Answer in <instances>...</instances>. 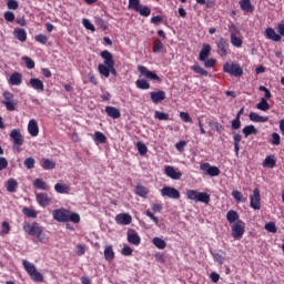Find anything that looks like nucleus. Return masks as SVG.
<instances>
[{
  "mask_svg": "<svg viewBox=\"0 0 284 284\" xmlns=\"http://www.w3.org/2000/svg\"><path fill=\"white\" fill-rule=\"evenodd\" d=\"M193 71L196 74H201V77H207V71L205 69H203L201 65H199V63H195L193 65Z\"/></svg>",
  "mask_w": 284,
  "mask_h": 284,
  "instance_id": "53",
  "label": "nucleus"
},
{
  "mask_svg": "<svg viewBox=\"0 0 284 284\" xmlns=\"http://www.w3.org/2000/svg\"><path fill=\"white\" fill-rule=\"evenodd\" d=\"M3 100H2V105L6 106L8 112H14L17 110V102H14V94L10 91H4L2 93Z\"/></svg>",
  "mask_w": 284,
  "mask_h": 284,
  "instance_id": "6",
  "label": "nucleus"
},
{
  "mask_svg": "<svg viewBox=\"0 0 284 284\" xmlns=\"http://www.w3.org/2000/svg\"><path fill=\"white\" fill-rule=\"evenodd\" d=\"M202 170L209 175V176H219L221 174V170L217 166H212L210 163H205L202 165Z\"/></svg>",
  "mask_w": 284,
  "mask_h": 284,
  "instance_id": "17",
  "label": "nucleus"
},
{
  "mask_svg": "<svg viewBox=\"0 0 284 284\" xmlns=\"http://www.w3.org/2000/svg\"><path fill=\"white\" fill-rule=\"evenodd\" d=\"M9 136H10L13 145H17L18 148H21V145H23L24 139L21 135V131L19 129L11 130Z\"/></svg>",
  "mask_w": 284,
  "mask_h": 284,
  "instance_id": "9",
  "label": "nucleus"
},
{
  "mask_svg": "<svg viewBox=\"0 0 284 284\" xmlns=\"http://www.w3.org/2000/svg\"><path fill=\"white\" fill-rule=\"evenodd\" d=\"M243 136L240 133H233V143H234V151L236 156H239V152L241 151V141Z\"/></svg>",
  "mask_w": 284,
  "mask_h": 284,
  "instance_id": "30",
  "label": "nucleus"
},
{
  "mask_svg": "<svg viewBox=\"0 0 284 284\" xmlns=\"http://www.w3.org/2000/svg\"><path fill=\"white\" fill-rule=\"evenodd\" d=\"M128 242L131 245H141V236L136 232L128 233Z\"/></svg>",
  "mask_w": 284,
  "mask_h": 284,
  "instance_id": "32",
  "label": "nucleus"
},
{
  "mask_svg": "<svg viewBox=\"0 0 284 284\" xmlns=\"http://www.w3.org/2000/svg\"><path fill=\"white\" fill-rule=\"evenodd\" d=\"M36 41L38 43H41L42 45H45V43H48V36L40 33V34L36 36Z\"/></svg>",
  "mask_w": 284,
  "mask_h": 284,
  "instance_id": "61",
  "label": "nucleus"
},
{
  "mask_svg": "<svg viewBox=\"0 0 284 284\" xmlns=\"http://www.w3.org/2000/svg\"><path fill=\"white\" fill-rule=\"evenodd\" d=\"M265 230L272 234H276V224L274 222H268L265 224Z\"/></svg>",
  "mask_w": 284,
  "mask_h": 284,
  "instance_id": "62",
  "label": "nucleus"
},
{
  "mask_svg": "<svg viewBox=\"0 0 284 284\" xmlns=\"http://www.w3.org/2000/svg\"><path fill=\"white\" fill-rule=\"evenodd\" d=\"M242 132L245 139H247V136H252V134H258V130L256 129V126H254V124L244 126Z\"/></svg>",
  "mask_w": 284,
  "mask_h": 284,
  "instance_id": "33",
  "label": "nucleus"
},
{
  "mask_svg": "<svg viewBox=\"0 0 284 284\" xmlns=\"http://www.w3.org/2000/svg\"><path fill=\"white\" fill-rule=\"evenodd\" d=\"M141 7V0H129V10H134L136 12Z\"/></svg>",
  "mask_w": 284,
  "mask_h": 284,
  "instance_id": "52",
  "label": "nucleus"
},
{
  "mask_svg": "<svg viewBox=\"0 0 284 284\" xmlns=\"http://www.w3.org/2000/svg\"><path fill=\"white\" fill-rule=\"evenodd\" d=\"M257 110L262 112H267L270 110V103L265 99H261V101L256 104Z\"/></svg>",
  "mask_w": 284,
  "mask_h": 284,
  "instance_id": "45",
  "label": "nucleus"
},
{
  "mask_svg": "<svg viewBox=\"0 0 284 284\" xmlns=\"http://www.w3.org/2000/svg\"><path fill=\"white\" fill-rule=\"evenodd\" d=\"M216 48L219 50L220 57H227V50L230 49V43L225 38L221 37L216 42Z\"/></svg>",
  "mask_w": 284,
  "mask_h": 284,
  "instance_id": "10",
  "label": "nucleus"
},
{
  "mask_svg": "<svg viewBox=\"0 0 284 284\" xmlns=\"http://www.w3.org/2000/svg\"><path fill=\"white\" fill-rule=\"evenodd\" d=\"M95 23L101 28V30H108V22L103 20L101 17L95 18Z\"/></svg>",
  "mask_w": 284,
  "mask_h": 284,
  "instance_id": "57",
  "label": "nucleus"
},
{
  "mask_svg": "<svg viewBox=\"0 0 284 284\" xmlns=\"http://www.w3.org/2000/svg\"><path fill=\"white\" fill-rule=\"evenodd\" d=\"M115 223H118V225H130V223H132V215L129 213H120L115 216Z\"/></svg>",
  "mask_w": 284,
  "mask_h": 284,
  "instance_id": "16",
  "label": "nucleus"
},
{
  "mask_svg": "<svg viewBox=\"0 0 284 284\" xmlns=\"http://www.w3.org/2000/svg\"><path fill=\"white\" fill-rule=\"evenodd\" d=\"M7 192L10 194H14L17 192V187H19V182L14 179H10L6 182Z\"/></svg>",
  "mask_w": 284,
  "mask_h": 284,
  "instance_id": "29",
  "label": "nucleus"
},
{
  "mask_svg": "<svg viewBox=\"0 0 284 284\" xmlns=\"http://www.w3.org/2000/svg\"><path fill=\"white\" fill-rule=\"evenodd\" d=\"M163 51V42L159 39L153 41V52L154 54H159V52Z\"/></svg>",
  "mask_w": 284,
  "mask_h": 284,
  "instance_id": "47",
  "label": "nucleus"
},
{
  "mask_svg": "<svg viewBox=\"0 0 284 284\" xmlns=\"http://www.w3.org/2000/svg\"><path fill=\"white\" fill-rule=\"evenodd\" d=\"M82 26L87 29V30H91V32H95L97 28H94V24H92V22H90V20L88 19H83L82 20Z\"/></svg>",
  "mask_w": 284,
  "mask_h": 284,
  "instance_id": "59",
  "label": "nucleus"
},
{
  "mask_svg": "<svg viewBox=\"0 0 284 284\" xmlns=\"http://www.w3.org/2000/svg\"><path fill=\"white\" fill-rule=\"evenodd\" d=\"M136 148H138V152H139V154H141V156L148 154V146L144 143L138 142Z\"/></svg>",
  "mask_w": 284,
  "mask_h": 284,
  "instance_id": "56",
  "label": "nucleus"
},
{
  "mask_svg": "<svg viewBox=\"0 0 284 284\" xmlns=\"http://www.w3.org/2000/svg\"><path fill=\"white\" fill-rule=\"evenodd\" d=\"M41 168H43V170H54L57 162L50 159H42Z\"/></svg>",
  "mask_w": 284,
  "mask_h": 284,
  "instance_id": "36",
  "label": "nucleus"
},
{
  "mask_svg": "<svg viewBox=\"0 0 284 284\" xmlns=\"http://www.w3.org/2000/svg\"><path fill=\"white\" fill-rule=\"evenodd\" d=\"M22 265L34 283H43V274L37 271L34 264L30 263L28 260H22Z\"/></svg>",
  "mask_w": 284,
  "mask_h": 284,
  "instance_id": "4",
  "label": "nucleus"
},
{
  "mask_svg": "<svg viewBox=\"0 0 284 284\" xmlns=\"http://www.w3.org/2000/svg\"><path fill=\"white\" fill-rule=\"evenodd\" d=\"M135 85H136V88H139V90H150V84L148 83V80H145V79L136 80Z\"/></svg>",
  "mask_w": 284,
  "mask_h": 284,
  "instance_id": "43",
  "label": "nucleus"
},
{
  "mask_svg": "<svg viewBox=\"0 0 284 284\" xmlns=\"http://www.w3.org/2000/svg\"><path fill=\"white\" fill-rule=\"evenodd\" d=\"M210 52H212V47L210 44H203L202 50L200 52V61H205V59L210 57Z\"/></svg>",
  "mask_w": 284,
  "mask_h": 284,
  "instance_id": "34",
  "label": "nucleus"
},
{
  "mask_svg": "<svg viewBox=\"0 0 284 284\" xmlns=\"http://www.w3.org/2000/svg\"><path fill=\"white\" fill-rule=\"evenodd\" d=\"M226 220L229 221V223H237L239 220V213L234 210H230L226 213Z\"/></svg>",
  "mask_w": 284,
  "mask_h": 284,
  "instance_id": "38",
  "label": "nucleus"
},
{
  "mask_svg": "<svg viewBox=\"0 0 284 284\" xmlns=\"http://www.w3.org/2000/svg\"><path fill=\"white\" fill-rule=\"evenodd\" d=\"M75 254H77V256H83V254H85V245L78 244L75 246Z\"/></svg>",
  "mask_w": 284,
  "mask_h": 284,
  "instance_id": "63",
  "label": "nucleus"
},
{
  "mask_svg": "<svg viewBox=\"0 0 284 284\" xmlns=\"http://www.w3.org/2000/svg\"><path fill=\"white\" fill-rule=\"evenodd\" d=\"M264 37L266 39H270L271 41H281V36L276 33V31L273 28H266L265 32H264Z\"/></svg>",
  "mask_w": 284,
  "mask_h": 284,
  "instance_id": "24",
  "label": "nucleus"
},
{
  "mask_svg": "<svg viewBox=\"0 0 284 284\" xmlns=\"http://www.w3.org/2000/svg\"><path fill=\"white\" fill-rule=\"evenodd\" d=\"M98 70H99V73L102 74V77H105V79H110V65L99 64Z\"/></svg>",
  "mask_w": 284,
  "mask_h": 284,
  "instance_id": "40",
  "label": "nucleus"
},
{
  "mask_svg": "<svg viewBox=\"0 0 284 284\" xmlns=\"http://www.w3.org/2000/svg\"><path fill=\"white\" fill-rule=\"evenodd\" d=\"M70 183L64 182L63 180H60L55 185H54V191L58 194H68L70 192Z\"/></svg>",
  "mask_w": 284,
  "mask_h": 284,
  "instance_id": "15",
  "label": "nucleus"
},
{
  "mask_svg": "<svg viewBox=\"0 0 284 284\" xmlns=\"http://www.w3.org/2000/svg\"><path fill=\"white\" fill-rule=\"evenodd\" d=\"M33 185L34 187H37V190H50V185H48L43 180L41 179H37L34 182H33Z\"/></svg>",
  "mask_w": 284,
  "mask_h": 284,
  "instance_id": "41",
  "label": "nucleus"
},
{
  "mask_svg": "<svg viewBox=\"0 0 284 284\" xmlns=\"http://www.w3.org/2000/svg\"><path fill=\"white\" fill-rule=\"evenodd\" d=\"M7 8L9 10H17L19 8V1H17V0H9L7 2Z\"/></svg>",
  "mask_w": 284,
  "mask_h": 284,
  "instance_id": "64",
  "label": "nucleus"
},
{
  "mask_svg": "<svg viewBox=\"0 0 284 284\" xmlns=\"http://www.w3.org/2000/svg\"><path fill=\"white\" fill-rule=\"evenodd\" d=\"M100 57L104 60V65H109V68H112L114 65V55L110 53V51L104 50L100 53Z\"/></svg>",
  "mask_w": 284,
  "mask_h": 284,
  "instance_id": "18",
  "label": "nucleus"
},
{
  "mask_svg": "<svg viewBox=\"0 0 284 284\" xmlns=\"http://www.w3.org/2000/svg\"><path fill=\"white\" fill-rule=\"evenodd\" d=\"M154 119H158V121H170V114L161 111H155Z\"/></svg>",
  "mask_w": 284,
  "mask_h": 284,
  "instance_id": "46",
  "label": "nucleus"
},
{
  "mask_svg": "<svg viewBox=\"0 0 284 284\" xmlns=\"http://www.w3.org/2000/svg\"><path fill=\"white\" fill-rule=\"evenodd\" d=\"M13 36L18 39V41H21V43H24V41H28V33L24 29L17 28L13 31Z\"/></svg>",
  "mask_w": 284,
  "mask_h": 284,
  "instance_id": "27",
  "label": "nucleus"
},
{
  "mask_svg": "<svg viewBox=\"0 0 284 284\" xmlns=\"http://www.w3.org/2000/svg\"><path fill=\"white\" fill-rule=\"evenodd\" d=\"M138 72L142 74V77H145V79H149L150 81H155V83H161L163 80L156 74L154 71H150L144 65H138Z\"/></svg>",
  "mask_w": 284,
  "mask_h": 284,
  "instance_id": "8",
  "label": "nucleus"
},
{
  "mask_svg": "<svg viewBox=\"0 0 284 284\" xmlns=\"http://www.w3.org/2000/svg\"><path fill=\"white\" fill-rule=\"evenodd\" d=\"M22 214H24V216H28V219H37V211L30 207H23Z\"/></svg>",
  "mask_w": 284,
  "mask_h": 284,
  "instance_id": "51",
  "label": "nucleus"
},
{
  "mask_svg": "<svg viewBox=\"0 0 284 284\" xmlns=\"http://www.w3.org/2000/svg\"><path fill=\"white\" fill-rule=\"evenodd\" d=\"M232 236L235 241H241L243 239V234H245V222L239 220L232 226Z\"/></svg>",
  "mask_w": 284,
  "mask_h": 284,
  "instance_id": "7",
  "label": "nucleus"
},
{
  "mask_svg": "<svg viewBox=\"0 0 284 284\" xmlns=\"http://www.w3.org/2000/svg\"><path fill=\"white\" fill-rule=\"evenodd\" d=\"M245 112V106H242L240 111L236 113L234 120H232L231 128L232 130H241V115Z\"/></svg>",
  "mask_w": 284,
  "mask_h": 284,
  "instance_id": "21",
  "label": "nucleus"
},
{
  "mask_svg": "<svg viewBox=\"0 0 284 284\" xmlns=\"http://www.w3.org/2000/svg\"><path fill=\"white\" fill-rule=\"evenodd\" d=\"M22 61H24L29 70H34V60L30 59L29 57H23Z\"/></svg>",
  "mask_w": 284,
  "mask_h": 284,
  "instance_id": "60",
  "label": "nucleus"
},
{
  "mask_svg": "<svg viewBox=\"0 0 284 284\" xmlns=\"http://www.w3.org/2000/svg\"><path fill=\"white\" fill-rule=\"evenodd\" d=\"M10 85H21L23 83V74L20 72H14L9 78Z\"/></svg>",
  "mask_w": 284,
  "mask_h": 284,
  "instance_id": "25",
  "label": "nucleus"
},
{
  "mask_svg": "<svg viewBox=\"0 0 284 284\" xmlns=\"http://www.w3.org/2000/svg\"><path fill=\"white\" fill-rule=\"evenodd\" d=\"M52 215L58 223H81V215L67 209L54 210Z\"/></svg>",
  "mask_w": 284,
  "mask_h": 284,
  "instance_id": "1",
  "label": "nucleus"
},
{
  "mask_svg": "<svg viewBox=\"0 0 284 284\" xmlns=\"http://www.w3.org/2000/svg\"><path fill=\"white\" fill-rule=\"evenodd\" d=\"M232 196L237 203H245V199L243 197V193H241V191H233Z\"/></svg>",
  "mask_w": 284,
  "mask_h": 284,
  "instance_id": "55",
  "label": "nucleus"
},
{
  "mask_svg": "<svg viewBox=\"0 0 284 284\" xmlns=\"http://www.w3.org/2000/svg\"><path fill=\"white\" fill-rule=\"evenodd\" d=\"M161 194L163 196H168V199H181V193L179 192V190L172 186H164L161 190Z\"/></svg>",
  "mask_w": 284,
  "mask_h": 284,
  "instance_id": "12",
  "label": "nucleus"
},
{
  "mask_svg": "<svg viewBox=\"0 0 284 284\" xmlns=\"http://www.w3.org/2000/svg\"><path fill=\"white\" fill-rule=\"evenodd\" d=\"M104 111L111 119H121V110L116 109V106L108 105Z\"/></svg>",
  "mask_w": 284,
  "mask_h": 284,
  "instance_id": "22",
  "label": "nucleus"
},
{
  "mask_svg": "<svg viewBox=\"0 0 284 284\" xmlns=\"http://www.w3.org/2000/svg\"><path fill=\"white\" fill-rule=\"evenodd\" d=\"M93 141H94L95 143H101V144H103V143H105V141H108V138L105 136V134H103V132L98 131V132L94 133Z\"/></svg>",
  "mask_w": 284,
  "mask_h": 284,
  "instance_id": "42",
  "label": "nucleus"
},
{
  "mask_svg": "<svg viewBox=\"0 0 284 284\" xmlns=\"http://www.w3.org/2000/svg\"><path fill=\"white\" fill-rule=\"evenodd\" d=\"M240 8L243 12H254V6H252V1L250 0H240Z\"/></svg>",
  "mask_w": 284,
  "mask_h": 284,
  "instance_id": "28",
  "label": "nucleus"
},
{
  "mask_svg": "<svg viewBox=\"0 0 284 284\" xmlns=\"http://www.w3.org/2000/svg\"><path fill=\"white\" fill-rule=\"evenodd\" d=\"M263 165L264 168H274L276 165V159H274L272 155H268L265 158Z\"/></svg>",
  "mask_w": 284,
  "mask_h": 284,
  "instance_id": "49",
  "label": "nucleus"
},
{
  "mask_svg": "<svg viewBox=\"0 0 284 284\" xmlns=\"http://www.w3.org/2000/svg\"><path fill=\"white\" fill-rule=\"evenodd\" d=\"M36 199L40 207H48L52 203V197L48 193H38L36 194Z\"/></svg>",
  "mask_w": 284,
  "mask_h": 284,
  "instance_id": "13",
  "label": "nucleus"
},
{
  "mask_svg": "<svg viewBox=\"0 0 284 284\" xmlns=\"http://www.w3.org/2000/svg\"><path fill=\"white\" fill-rule=\"evenodd\" d=\"M209 128H212V130H216L219 134H221V132H223L222 124L219 123V121H216V120H211L209 122Z\"/></svg>",
  "mask_w": 284,
  "mask_h": 284,
  "instance_id": "44",
  "label": "nucleus"
},
{
  "mask_svg": "<svg viewBox=\"0 0 284 284\" xmlns=\"http://www.w3.org/2000/svg\"><path fill=\"white\" fill-rule=\"evenodd\" d=\"M151 101L155 105H159V103H162V101H165V91L159 90V91H152L150 92Z\"/></svg>",
  "mask_w": 284,
  "mask_h": 284,
  "instance_id": "14",
  "label": "nucleus"
},
{
  "mask_svg": "<svg viewBox=\"0 0 284 284\" xmlns=\"http://www.w3.org/2000/svg\"><path fill=\"white\" fill-rule=\"evenodd\" d=\"M223 72L231 77H243V68H241V64L234 62L224 63Z\"/></svg>",
  "mask_w": 284,
  "mask_h": 284,
  "instance_id": "5",
  "label": "nucleus"
},
{
  "mask_svg": "<svg viewBox=\"0 0 284 284\" xmlns=\"http://www.w3.org/2000/svg\"><path fill=\"white\" fill-rule=\"evenodd\" d=\"M135 194H138V196H141L142 199H148L149 191L145 186L138 184V186L135 187Z\"/></svg>",
  "mask_w": 284,
  "mask_h": 284,
  "instance_id": "39",
  "label": "nucleus"
},
{
  "mask_svg": "<svg viewBox=\"0 0 284 284\" xmlns=\"http://www.w3.org/2000/svg\"><path fill=\"white\" fill-rule=\"evenodd\" d=\"M211 254L215 263L220 265H223V263H225L226 254L222 250H220L217 253H211Z\"/></svg>",
  "mask_w": 284,
  "mask_h": 284,
  "instance_id": "31",
  "label": "nucleus"
},
{
  "mask_svg": "<svg viewBox=\"0 0 284 284\" xmlns=\"http://www.w3.org/2000/svg\"><path fill=\"white\" fill-rule=\"evenodd\" d=\"M186 199L189 201H195V203H204V205H210V194L206 192H199L197 190H187Z\"/></svg>",
  "mask_w": 284,
  "mask_h": 284,
  "instance_id": "3",
  "label": "nucleus"
},
{
  "mask_svg": "<svg viewBox=\"0 0 284 284\" xmlns=\"http://www.w3.org/2000/svg\"><path fill=\"white\" fill-rule=\"evenodd\" d=\"M22 230L28 234L29 236H36L38 241H43L42 234H43V226L39 224L38 222L33 223H26L22 227Z\"/></svg>",
  "mask_w": 284,
  "mask_h": 284,
  "instance_id": "2",
  "label": "nucleus"
},
{
  "mask_svg": "<svg viewBox=\"0 0 284 284\" xmlns=\"http://www.w3.org/2000/svg\"><path fill=\"white\" fill-rule=\"evenodd\" d=\"M251 199V207L253 210H261V191L258 189H254L253 194L250 196Z\"/></svg>",
  "mask_w": 284,
  "mask_h": 284,
  "instance_id": "11",
  "label": "nucleus"
},
{
  "mask_svg": "<svg viewBox=\"0 0 284 284\" xmlns=\"http://www.w3.org/2000/svg\"><path fill=\"white\" fill-rule=\"evenodd\" d=\"M135 12H139L140 17H150V14H152V9H150L148 6H141Z\"/></svg>",
  "mask_w": 284,
  "mask_h": 284,
  "instance_id": "48",
  "label": "nucleus"
},
{
  "mask_svg": "<svg viewBox=\"0 0 284 284\" xmlns=\"http://www.w3.org/2000/svg\"><path fill=\"white\" fill-rule=\"evenodd\" d=\"M104 258L109 263L114 261V250L112 248V245H106L104 248Z\"/></svg>",
  "mask_w": 284,
  "mask_h": 284,
  "instance_id": "35",
  "label": "nucleus"
},
{
  "mask_svg": "<svg viewBox=\"0 0 284 284\" xmlns=\"http://www.w3.org/2000/svg\"><path fill=\"white\" fill-rule=\"evenodd\" d=\"M29 83L31 88H33V90H38L39 92H43V90H45V87L43 85V81H41L38 78H31Z\"/></svg>",
  "mask_w": 284,
  "mask_h": 284,
  "instance_id": "26",
  "label": "nucleus"
},
{
  "mask_svg": "<svg viewBox=\"0 0 284 284\" xmlns=\"http://www.w3.org/2000/svg\"><path fill=\"white\" fill-rule=\"evenodd\" d=\"M248 119H250V121H252L253 123H267V121H270V118H268V116L260 115V114L256 113V112H251V113L248 114Z\"/></svg>",
  "mask_w": 284,
  "mask_h": 284,
  "instance_id": "19",
  "label": "nucleus"
},
{
  "mask_svg": "<svg viewBox=\"0 0 284 284\" xmlns=\"http://www.w3.org/2000/svg\"><path fill=\"white\" fill-rule=\"evenodd\" d=\"M34 163H37L34 158H27L24 160V168H27V170H32V168H34Z\"/></svg>",
  "mask_w": 284,
  "mask_h": 284,
  "instance_id": "58",
  "label": "nucleus"
},
{
  "mask_svg": "<svg viewBox=\"0 0 284 284\" xmlns=\"http://www.w3.org/2000/svg\"><path fill=\"white\" fill-rule=\"evenodd\" d=\"M152 243L158 250H165L168 247V242L161 237H153Z\"/></svg>",
  "mask_w": 284,
  "mask_h": 284,
  "instance_id": "37",
  "label": "nucleus"
},
{
  "mask_svg": "<svg viewBox=\"0 0 284 284\" xmlns=\"http://www.w3.org/2000/svg\"><path fill=\"white\" fill-rule=\"evenodd\" d=\"M28 132L31 136H39V124L37 120L31 119L28 123Z\"/></svg>",
  "mask_w": 284,
  "mask_h": 284,
  "instance_id": "20",
  "label": "nucleus"
},
{
  "mask_svg": "<svg viewBox=\"0 0 284 284\" xmlns=\"http://www.w3.org/2000/svg\"><path fill=\"white\" fill-rule=\"evenodd\" d=\"M231 44L234 45V48H242L243 47V39L239 36L231 37Z\"/></svg>",
  "mask_w": 284,
  "mask_h": 284,
  "instance_id": "50",
  "label": "nucleus"
},
{
  "mask_svg": "<svg viewBox=\"0 0 284 284\" xmlns=\"http://www.w3.org/2000/svg\"><path fill=\"white\" fill-rule=\"evenodd\" d=\"M229 32L231 37H237V34H241V30H239V27H236V24L234 23H231L229 26Z\"/></svg>",
  "mask_w": 284,
  "mask_h": 284,
  "instance_id": "54",
  "label": "nucleus"
},
{
  "mask_svg": "<svg viewBox=\"0 0 284 284\" xmlns=\"http://www.w3.org/2000/svg\"><path fill=\"white\" fill-rule=\"evenodd\" d=\"M164 172L170 179H181L183 176V173H181V171H176L174 170V166L170 165L165 166Z\"/></svg>",
  "mask_w": 284,
  "mask_h": 284,
  "instance_id": "23",
  "label": "nucleus"
}]
</instances>
